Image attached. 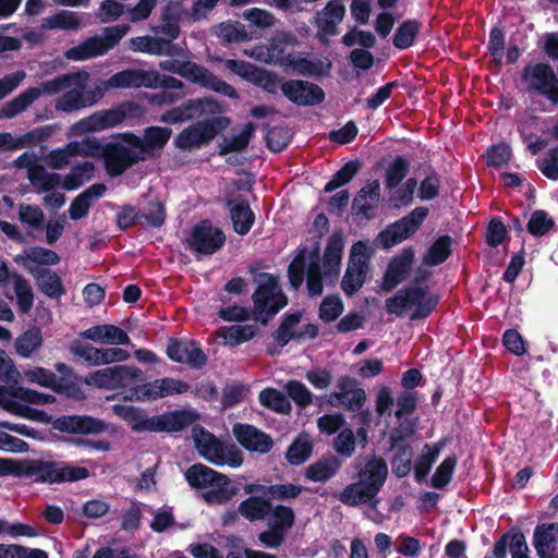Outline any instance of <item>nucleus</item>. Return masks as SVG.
Wrapping results in <instances>:
<instances>
[{
    "label": "nucleus",
    "instance_id": "f257e3e1",
    "mask_svg": "<svg viewBox=\"0 0 558 558\" xmlns=\"http://www.w3.org/2000/svg\"><path fill=\"white\" fill-rule=\"evenodd\" d=\"M33 477L35 482L61 484L86 480L89 470L60 461L27 460L13 462L0 459V476L4 475Z\"/></svg>",
    "mask_w": 558,
    "mask_h": 558
},
{
    "label": "nucleus",
    "instance_id": "f03ea898",
    "mask_svg": "<svg viewBox=\"0 0 558 558\" xmlns=\"http://www.w3.org/2000/svg\"><path fill=\"white\" fill-rule=\"evenodd\" d=\"M429 275L428 270L420 268L412 286L398 290L393 296L386 300L385 308L387 313L400 317L407 308L414 306L415 308L411 314L412 320L429 317L440 300L438 294H428V286H422Z\"/></svg>",
    "mask_w": 558,
    "mask_h": 558
},
{
    "label": "nucleus",
    "instance_id": "7ed1b4c3",
    "mask_svg": "<svg viewBox=\"0 0 558 558\" xmlns=\"http://www.w3.org/2000/svg\"><path fill=\"white\" fill-rule=\"evenodd\" d=\"M257 287L252 295L254 320L266 326L288 305L289 299L279 284L278 276L269 272H258L254 277Z\"/></svg>",
    "mask_w": 558,
    "mask_h": 558
},
{
    "label": "nucleus",
    "instance_id": "20e7f679",
    "mask_svg": "<svg viewBox=\"0 0 558 558\" xmlns=\"http://www.w3.org/2000/svg\"><path fill=\"white\" fill-rule=\"evenodd\" d=\"M185 478L193 488H209L204 494L208 504H227L240 492V483L231 481L227 475L202 463L189 468Z\"/></svg>",
    "mask_w": 558,
    "mask_h": 558
},
{
    "label": "nucleus",
    "instance_id": "39448f33",
    "mask_svg": "<svg viewBox=\"0 0 558 558\" xmlns=\"http://www.w3.org/2000/svg\"><path fill=\"white\" fill-rule=\"evenodd\" d=\"M130 26L120 24L104 28V36H90L80 45L68 49L64 56L69 60L84 61L92 58L106 54L113 49L120 40L128 34Z\"/></svg>",
    "mask_w": 558,
    "mask_h": 558
},
{
    "label": "nucleus",
    "instance_id": "423d86ee",
    "mask_svg": "<svg viewBox=\"0 0 558 558\" xmlns=\"http://www.w3.org/2000/svg\"><path fill=\"white\" fill-rule=\"evenodd\" d=\"M521 81L526 84L530 95L545 97L553 106H558V76L547 62H529L521 71Z\"/></svg>",
    "mask_w": 558,
    "mask_h": 558
},
{
    "label": "nucleus",
    "instance_id": "0eeeda50",
    "mask_svg": "<svg viewBox=\"0 0 558 558\" xmlns=\"http://www.w3.org/2000/svg\"><path fill=\"white\" fill-rule=\"evenodd\" d=\"M231 123V119L218 116L183 129L174 138V145L183 150H192L208 145L220 132Z\"/></svg>",
    "mask_w": 558,
    "mask_h": 558
},
{
    "label": "nucleus",
    "instance_id": "6e6552de",
    "mask_svg": "<svg viewBox=\"0 0 558 558\" xmlns=\"http://www.w3.org/2000/svg\"><path fill=\"white\" fill-rule=\"evenodd\" d=\"M31 414L34 415V420H38L43 423H50L52 428L66 434L73 435H99L106 432L107 424L105 421L90 416V415H61L53 421L45 411L33 409Z\"/></svg>",
    "mask_w": 558,
    "mask_h": 558
},
{
    "label": "nucleus",
    "instance_id": "1a4fd4ad",
    "mask_svg": "<svg viewBox=\"0 0 558 558\" xmlns=\"http://www.w3.org/2000/svg\"><path fill=\"white\" fill-rule=\"evenodd\" d=\"M146 380L144 373L129 365H114L87 374L83 383L101 389H118L130 387L137 381Z\"/></svg>",
    "mask_w": 558,
    "mask_h": 558
},
{
    "label": "nucleus",
    "instance_id": "9d476101",
    "mask_svg": "<svg viewBox=\"0 0 558 558\" xmlns=\"http://www.w3.org/2000/svg\"><path fill=\"white\" fill-rule=\"evenodd\" d=\"M267 529L258 534V541L268 548H278L286 539L287 533L295 523L293 509L284 505H274L267 512Z\"/></svg>",
    "mask_w": 558,
    "mask_h": 558
},
{
    "label": "nucleus",
    "instance_id": "9b49d317",
    "mask_svg": "<svg viewBox=\"0 0 558 558\" xmlns=\"http://www.w3.org/2000/svg\"><path fill=\"white\" fill-rule=\"evenodd\" d=\"M428 213L427 207L418 206L409 215L388 225L378 234V241L381 247L388 250L411 238L421 228Z\"/></svg>",
    "mask_w": 558,
    "mask_h": 558
},
{
    "label": "nucleus",
    "instance_id": "f8f14e48",
    "mask_svg": "<svg viewBox=\"0 0 558 558\" xmlns=\"http://www.w3.org/2000/svg\"><path fill=\"white\" fill-rule=\"evenodd\" d=\"M144 108L135 101H123L119 106L99 110L82 120L85 129L89 132H98L120 125L125 119L141 118Z\"/></svg>",
    "mask_w": 558,
    "mask_h": 558
},
{
    "label": "nucleus",
    "instance_id": "ddd939ff",
    "mask_svg": "<svg viewBox=\"0 0 558 558\" xmlns=\"http://www.w3.org/2000/svg\"><path fill=\"white\" fill-rule=\"evenodd\" d=\"M367 245L355 242L351 250L348 266L341 280V289L348 296L354 295L365 283L368 271Z\"/></svg>",
    "mask_w": 558,
    "mask_h": 558
},
{
    "label": "nucleus",
    "instance_id": "4468645a",
    "mask_svg": "<svg viewBox=\"0 0 558 558\" xmlns=\"http://www.w3.org/2000/svg\"><path fill=\"white\" fill-rule=\"evenodd\" d=\"M186 242L191 251L211 255L225 245L226 234L220 228L214 227L209 219H203L192 228Z\"/></svg>",
    "mask_w": 558,
    "mask_h": 558
},
{
    "label": "nucleus",
    "instance_id": "2eb2a0df",
    "mask_svg": "<svg viewBox=\"0 0 558 558\" xmlns=\"http://www.w3.org/2000/svg\"><path fill=\"white\" fill-rule=\"evenodd\" d=\"M166 354L172 362L186 364L192 369H202L208 362L201 343L186 338H169Z\"/></svg>",
    "mask_w": 558,
    "mask_h": 558
},
{
    "label": "nucleus",
    "instance_id": "dca6fc26",
    "mask_svg": "<svg viewBox=\"0 0 558 558\" xmlns=\"http://www.w3.org/2000/svg\"><path fill=\"white\" fill-rule=\"evenodd\" d=\"M145 158L132 148L117 142L105 144L104 163L111 178L122 175L129 168Z\"/></svg>",
    "mask_w": 558,
    "mask_h": 558
},
{
    "label": "nucleus",
    "instance_id": "f3484780",
    "mask_svg": "<svg viewBox=\"0 0 558 558\" xmlns=\"http://www.w3.org/2000/svg\"><path fill=\"white\" fill-rule=\"evenodd\" d=\"M284 97L296 106H317L325 101L324 89L314 83L301 80H289L280 85Z\"/></svg>",
    "mask_w": 558,
    "mask_h": 558
},
{
    "label": "nucleus",
    "instance_id": "a211bd4d",
    "mask_svg": "<svg viewBox=\"0 0 558 558\" xmlns=\"http://www.w3.org/2000/svg\"><path fill=\"white\" fill-rule=\"evenodd\" d=\"M196 415L186 410H174L146 418L144 432L151 433H174L181 432L191 426Z\"/></svg>",
    "mask_w": 558,
    "mask_h": 558
},
{
    "label": "nucleus",
    "instance_id": "6ab92c4d",
    "mask_svg": "<svg viewBox=\"0 0 558 558\" xmlns=\"http://www.w3.org/2000/svg\"><path fill=\"white\" fill-rule=\"evenodd\" d=\"M344 15L345 7L342 0H329L322 10L317 11L314 24L318 28V39L325 41V38L338 35V25Z\"/></svg>",
    "mask_w": 558,
    "mask_h": 558
},
{
    "label": "nucleus",
    "instance_id": "aec40b11",
    "mask_svg": "<svg viewBox=\"0 0 558 558\" xmlns=\"http://www.w3.org/2000/svg\"><path fill=\"white\" fill-rule=\"evenodd\" d=\"M414 262V250L411 246L403 247L395 255L384 274L381 289L391 292L398 284L407 279Z\"/></svg>",
    "mask_w": 558,
    "mask_h": 558
},
{
    "label": "nucleus",
    "instance_id": "412c9836",
    "mask_svg": "<svg viewBox=\"0 0 558 558\" xmlns=\"http://www.w3.org/2000/svg\"><path fill=\"white\" fill-rule=\"evenodd\" d=\"M232 433L236 441L250 452L268 453L274 447L272 438L254 425L235 423Z\"/></svg>",
    "mask_w": 558,
    "mask_h": 558
},
{
    "label": "nucleus",
    "instance_id": "4be33fe9",
    "mask_svg": "<svg viewBox=\"0 0 558 558\" xmlns=\"http://www.w3.org/2000/svg\"><path fill=\"white\" fill-rule=\"evenodd\" d=\"M388 476V465L384 458L372 457L363 468L357 472L359 482H361L375 496L384 487Z\"/></svg>",
    "mask_w": 558,
    "mask_h": 558
},
{
    "label": "nucleus",
    "instance_id": "5701e85b",
    "mask_svg": "<svg viewBox=\"0 0 558 558\" xmlns=\"http://www.w3.org/2000/svg\"><path fill=\"white\" fill-rule=\"evenodd\" d=\"M226 206L229 209V217L233 230L239 235H246L255 223V214L244 198L227 199Z\"/></svg>",
    "mask_w": 558,
    "mask_h": 558
},
{
    "label": "nucleus",
    "instance_id": "b1692460",
    "mask_svg": "<svg viewBox=\"0 0 558 558\" xmlns=\"http://www.w3.org/2000/svg\"><path fill=\"white\" fill-rule=\"evenodd\" d=\"M343 246L342 232L335 231L327 241L323 256L324 276L326 278L336 279L339 276Z\"/></svg>",
    "mask_w": 558,
    "mask_h": 558
},
{
    "label": "nucleus",
    "instance_id": "393cba45",
    "mask_svg": "<svg viewBox=\"0 0 558 558\" xmlns=\"http://www.w3.org/2000/svg\"><path fill=\"white\" fill-rule=\"evenodd\" d=\"M184 121L194 118H202L204 116L218 117L226 111V104L218 101L211 97H204L197 99H189L180 105Z\"/></svg>",
    "mask_w": 558,
    "mask_h": 558
},
{
    "label": "nucleus",
    "instance_id": "a878e982",
    "mask_svg": "<svg viewBox=\"0 0 558 558\" xmlns=\"http://www.w3.org/2000/svg\"><path fill=\"white\" fill-rule=\"evenodd\" d=\"M80 336L99 344L130 343V337L122 328L109 324L92 326L82 331Z\"/></svg>",
    "mask_w": 558,
    "mask_h": 558
},
{
    "label": "nucleus",
    "instance_id": "bb28decb",
    "mask_svg": "<svg viewBox=\"0 0 558 558\" xmlns=\"http://www.w3.org/2000/svg\"><path fill=\"white\" fill-rule=\"evenodd\" d=\"M286 61L294 73L307 77L329 76L332 63L328 58L311 60L306 57H289Z\"/></svg>",
    "mask_w": 558,
    "mask_h": 558
},
{
    "label": "nucleus",
    "instance_id": "cd10ccee",
    "mask_svg": "<svg viewBox=\"0 0 558 558\" xmlns=\"http://www.w3.org/2000/svg\"><path fill=\"white\" fill-rule=\"evenodd\" d=\"M172 130L169 128L148 126L144 130L143 138L133 133H126L125 136L134 147L148 151V149L163 148L169 142Z\"/></svg>",
    "mask_w": 558,
    "mask_h": 558
},
{
    "label": "nucleus",
    "instance_id": "c85d7f7f",
    "mask_svg": "<svg viewBox=\"0 0 558 558\" xmlns=\"http://www.w3.org/2000/svg\"><path fill=\"white\" fill-rule=\"evenodd\" d=\"M89 80V73L86 71H77L72 73L61 74L52 80L45 81L40 84L37 89L39 90V97L43 94L54 95L65 88L72 86L75 87H87V81Z\"/></svg>",
    "mask_w": 558,
    "mask_h": 558
},
{
    "label": "nucleus",
    "instance_id": "c756f323",
    "mask_svg": "<svg viewBox=\"0 0 558 558\" xmlns=\"http://www.w3.org/2000/svg\"><path fill=\"white\" fill-rule=\"evenodd\" d=\"M341 464V460L335 454H324L305 469V478L315 483H325L337 474Z\"/></svg>",
    "mask_w": 558,
    "mask_h": 558
},
{
    "label": "nucleus",
    "instance_id": "7c9ffc66",
    "mask_svg": "<svg viewBox=\"0 0 558 558\" xmlns=\"http://www.w3.org/2000/svg\"><path fill=\"white\" fill-rule=\"evenodd\" d=\"M28 271L35 278L39 290L48 298L58 300L65 294L61 278L50 268H28Z\"/></svg>",
    "mask_w": 558,
    "mask_h": 558
},
{
    "label": "nucleus",
    "instance_id": "2f4dec72",
    "mask_svg": "<svg viewBox=\"0 0 558 558\" xmlns=\"http://www.w3.org/2000/svg\"><path fill=\"white\" fill-rule=\"evenodd\" d=\"M107 191L104 183H95L78 194L69 207V215L72 220H80L88 215L92 202L101 197Z\"/></svg>",
    "mask_w": 558,
    "mask_h": 558
},
{
    "label": "nucleus",
    "instance_id": "473e14b6",
    "mask_svg": "<svg viewBox=\"0 0 558 558\" xmlns=\"http://www.w3.org/2000/svg\"><path fill=\"white\" fill-rule=\"evenodd\" d=\"M303 313L301 311L287 312L282 315L278 328L272 332V338L278 348H284L291 340H296L298 330L295 327L301 323Z\"/></svg>",
    "mask_w": 558,
    "mask_h": 558
},
{
    "label": "nucleus",
    "instance_id": "72a5a7b5",
    "mask_svg": "<svg viewBox=\"0 0 558 558\" xmlns=\"http://www.w3.org/2000/svg\"><path fill=\"white\" fill-rule=\"evenodd\" d=\"M271 501L264 496H248L239 504V513L248 522L264 521L270 510Z\"/></svg>",
    "mask_w": 558,
    "mask_h": 558
},
{
    "label": "nucleus",
    "instance_id": "f704fd0d",
    "mask_svg": "<svg viewBox=\"0 0 558 558\" xmlns=\"http://www.w3.org/2000/svg\"><path fill=\"white\" fill-rule=\"evenodd\" d=\"M442 447V441H438L433 445H424V451L418 456L414 464H412L414 478L417 483H422L426 480L434 463L437 461Z\"/></svg>",
    "mask_w": 558,
    "mask_h": 558
},
{
    "label": "nucleus",
    "instance_id": "c9c22d12",
    "mask_svg": "<svg viewBox=\"0 0 558 558\" xmlns=\"http://www.w3.org/2000/svg\"><path fill=\"white\" fill-rule=\"evenodd\" d=\"M24 377L28 383L49 388L56 393L74 388L72 385H62L61 383H57V375L52 371L41 366L25 369Z\"/></svg>",
    "mask_w": 558,
    "mask_h": 558
},
{
    "label": "nucleus",
    "instance_id": "e433bc0d",
    "mask_svg": "<svg viewBox=\"0 0 558 558\" xmlns=\"http://www.w3.org/2000/svg\"><path fill=\"white\" fill-rule=\"evenodd\" d=\"M554 531L558 532V523L536 525L533 535V544L539 558H544V555L555 551L557 539Z\"/></svg>",
    "mask_w": 558,
    "mask_h": 558
},
{
    "label": "nucleus",
    "instance_id": "4c0bfd02",
    "mask_svg": "<svg viewBox=\"0 0 558 558\" xmlns=\"http://www.w3.org/2000/svg\"><path fill=\"white\" fill-rule=\"evenodd\" d=\"M452 243L453 239L449 234L440 235L424 254L423 263L428 266L441 265L451 255Z\"/></svg>",
    "mask_w": 558,
    "mask_h": 558
},
{
    "label": "nucleus",
    "instance_id": "58836bf2",
    "mask_svg": "<svg viewBox=\"0 0 558 558\" xmlns=\"http://www.w3.org/2000/svg\"><path fill=\"white\" fill-rule=\"evenodd\" d=\"M393 451L390 464L392 474L398 478L408 476L412 470L413 447L410 444L390 447Z\"/></svg>",
    "mask_w": 558,
    "mask_h": 558
},
{
    "label": "nucleus",
    "instance_id": "ea45409f",
    "mask_svg": "<svg viewBox=\"0 0 558 558\" xmlns=\"http://www.w3.org/2000/svg\"><path fill=\"white\" fill-rule=\"evenodd\" d=\"M39 98L37 87H29L12 100L8 101L0 109V118L11 119L26 110L36 99Z\"/></svg>",
    "mask_w": 558,
    "mask_h": 558
},
{
    "label": "nucleus",
    "instance_id": "a19ab883",
    "mask_svg": "<svg viewBox=\"0 0 558 558\" xmlns=\"http://www.w3.org/2000/svg\"><path fill=\"white\" fill-rule=\"evenodd\" d=\"M422 28V23L417 20H405L398 28L392 38V45L399 50H405L415 43Z\"/></svg>",
    "mask_w": 558,
    "mask_h": 558
},
{
    "label": "nucleus",
    "instance_id": "79ce46f5",
    "mask_svg": "<svg viewBox=\"0 0 558 558\" xmlns=\"http://www.w3.org/2000/svg\"><path fill=\"white\" fill-rule=\"evenodd\" d=\"M215 35L223 45L244 43L250 39L245 26L238 21L231 20L219 23L215 28Z\"/></svg>",
    "mask_w": 558,
    "mask_h": 558
},
{
    "label": "nucleus",
    "instance_id": "37998d69",
    "mask_svg": "<svg viewBox=\"0 0 558 558\" xmlns=\"http://www.w3.org/2000/svg\"><path fill=\"white\" fill-rule=\"evenodd\" d=\"M81 17L76 12L62 10L43 20L41 26L46 29L77 31Z\"/></svg>",
    "mask_w": 558,
    "mask_h": 558
},
{
    "label": "nucleus",
    "instance_id": "c03bdc74",
    "mask_svg": "<svg viewBox=\"0 0 558 558\" xmlns=\"http://www.w3.org/2000/svg\"><path fill=\"white\" fill-rule=\"evenodd\" d=\"M259 403L280 414H289L291 412V404L288 397L281 391L267 387L259 391L258 395Z\"/></svg>",
    "mask_w": 558,
    "mask_h": 558
},
{
    "label": "nucleus",
    "instance_id": "a18cd8bd",
    "mask_svg": "<svg viewBox=\"0 0 558 558\" xmlns=\"http://www.w3.org/2000/svg\"><path fill=\"white\" fill-rule=\"evenodd\" d=\"M375 497L366 486L356 482L347 485L339 494L338 499L345 506L356 507L372 501Z\"/></svg>",
    "mask_w": 558,
    "mask_h": 558
},
{
    "label": "nucleus",
    "instance_id": "49530a36",
    "mask_svg": "<svg viewBox=\"0 0 558 558\" xmlns=\"http://www.w3.org/2000/svg\"><path fill=\"white\" fill-rule=\"evenodd\" d=\"M363 163L359 159L345 162L324 187L325 193H331L335 190L348 184L362 169Z\"/></svg>",
    "mask_w": 558,
    "mask_h": 558
},
{
    "label": "nucleus",
    "instance_id": "de8ad7c7",
    "mask_svg": "<svg viewBox=\"0 0 558 558\" xmlns=\"http://www.w3.org/2000/svg\"><path fill=\"white\" fill-rule=\"evenodd\" d=\"M27 177L38 192H50L61 183L60 174L49 173L40 163L31 168Z\"/></svg>",
    "mask_w": 558,
    "mask_h": 558
},
{
    "label": "nucleus",
    "instance_id": "09e8293b",
    "mask_svg": "<svg viewBox=\"0 0 558 558\" xmlns=\"http://www.w3.org/2000/svg\"><path fill=\"white\" fill-rule=\"evenodd\" d=\"M95 166L92 161H83L75 165L71 172L68 173L63 180V189L68 191L77 190L86 181L94 177Z\"/></svg>",
    "mask_w": 558,
    "mask_h": 558
},
{
    "label": "nucleus",
    "instance_id": "8fccbe9b",
    "mask_svg": "<svg viewBox=\"0 0 558 558\" xmlns=\"http://www.w3.org/2000/svg\"><path fill=\"white\" fill-rule=\"evenodd\" d=\"M41 344V330L38 327H32L16 338L15 350L22 357H29Z\"/></svg>",
    "mask_w": 558,
    "mask_h": 558
},
{
    "label": "nucleus",
    "instance_id": "3c124183",
    "mask_svg": "<svg viewBox=\"0 0 558 558\" xmlns=\"http://www.w3.org/2000/svg\"><path fill=\"white\" fill-rule=\"evenodd\" d=\"M113 413L125 421L133 432H144L147 415L142 409L134 405L116 404Z\"/></svg>",
    "mask_w": 558,
    "mask_h": 558
},
{
    "label": "nucleus",
    "instance_id": "603ef678",
    "mask_svg": "<svg viewBox=\"0 0 558 558\" xmlns=\"http://www.w3.org/2000/svg\"><path fill=\"white\" fill-rule=\"evenodd\" d=\"M344 311V304L338 293L327 294L320 302L318 318L330 324L336 322Z\"/></svg>",
    "mask_w": 558,
    "mask_h": 558
},
{
    "label": "nucleus",
    "instance_id": "864d4df0",
    "mask_svg": "<svg viewBox=\"0 0 558 558\" xmlns=\"http://www.w3.org/2000/svg\"><path fill=\"white\" fill-rule=\"evenodd\" d=\"M410 171V161L403 156H396L386 169L385 184L388 190H393L405 179Z\"/></svg>",
    "mask_w": 558,
    "mask_h": 558
},
{
    "label": "nucleus",
    "instance_id": "5fc2aeb1",
    "mask_svg": "<svg viewBox=\"0 0 558 558\" xmlns=\"http://www.w3.org/2000/svg\"><path fill=\"white\" fill-rule=\"evenodd\" d=\"M458 463L454 454L448 456L437 466L430 478V485L436 489L445 488L451 481Z\"/></svg>",
    "mask_w": 558,
    "mask_h": 558
},
{
    "label": "nucleus",
    "instance_id": "6e6d98bb",
    "mask_svg": "<svg viewBox=\"0 0 558 558\" xmlns=\"http://www.w3.org/2000/svg\"><path fill=\"white\" fill-rule=\"evenodd\" d=\"M14 292L17 298L19 311L23 314L28 313L34 304V294L31 284L19 274H13Z\"/></svg>",
    "mask_w": 558,
    "mask_h": 558
},
{
    "label": "nucleus",
    "instance_id": "4d7b16f0",
    "mask_svg": "<svg viewBox=\"0 0 558 558\" xmlns=\"http://www.w3.org/2000/svg\"><path fill=\"white\" fill-rule=\"evenodd\" d=\"M555 227V221L544 209H537L532 213L527 222V231L535 238H541L548 233Z\"/></svg>",
    "mask_w": 558,
    "mask_h": 558
},
{
    "label": "nucleus",
    "instance_id": "13d9d810",
    "mask_svg": "<svg viewBox=\"0 0 558 558\" xmlns=\"http://www.w3.org/2000/svg\"><path fill=\"white\" fill-rule=\"evenodd\" d=\"M313 444L308 439H294L286 452L287 461L292 465L304 463L312 454Z\"/></svg>",
    "mask_w": 558,
    "mask_h": 558
},
{
    "label": "nucleus",
    "instance_id": "bf43d9fd",
    "mask_svg": "<svg viewBox=\"0 0 558 558\" xmlns=\"http://www.w3.org/2000/svg\"><path fill=\"white\" fill-rule=\"evenodd\" d=\"M256 332L254 325H232L225 327L223 338L228 344L236 347L253 339Z\"/></svg>",
    "mask_w": 558,
    "mask_h": 558
},
{
    "label": "nucleus",
    "instance_id": "052dcab7",
    "mask_svg": "<svg viewBox=\"0 0 558 558\" xmlns=\"http://www.w3.org/2000/svg\"><path fill=\"white\" fill-rule=\"evenodd\" d=\"M0 558H49L40 548H28L19 544H0Z\"/></svg>",
    "mask_w": 558,
    "mask_h": 558
},
{
    "label": "nucleus",
    "instance_id": "680f3d73",
    "mask_svg": "<svg viewBox=\"0 0 558 558\" xmlns=\"http://www.w3.org/2000/svg\"><path fill=\"white\" fill-rule=\"evenodd\" d=\"M69 351L74 356L82 357L90 366L100 365L101 348H95L92 344L75 339L70 343Z\"/></svg>",
    "mask_w": 558,
    "mask_h": 558
},
{
    "label": "nucleus",
    "instance_id": "e2e57ef3",
    "mask_svg": "<svg viewBox=\"0 0 558 558\" xmlns=\"http://www.w3.org/2000/svg\"><path fill=\"white\" fill-rule=\"evenodd\" d=\"M141 383L142 384L131 387V396L126 397L125 399L138 402L156 401L160 399V396L156 395L157 391L160 390V379H155L148 383L144 380Z\"/></svg>",
    "mask_w": 558,
    "mask_h": 558
},
{
    "label": "nucleus",
    "instance_id": "0e129e2a",
    "mask_svg": "<svg viewBox=\"0 0 558 558\" xmlns=\"http://www.w3.org/2000/svg\"><path fill=\"white\" fill-rule=\"evenodd\" d=\"M86 87L72 86L71 89L65 92L56 104V109L62 112H72L84 108L83 90Z\"/></svg>",
    "mask_w": 558,
    "mask_h": 558
},
{
    "label": "nucleus",
    "instance_id": "69168bd1",
    "mask_svg": "<svg viewBox=\"0 0 558 558\" xmlns=\"http://www.w3.org/2000/svg\"><path fill=\"white\" fill-rule=\"evenodd\" d=\"M511 147L505 142L492 145L485 153L486 165L493 168H501L511 159Z\"/></svg>",
    "mask_w": 558,
    "mask_h": 558
},
{
    "label": "nucleus",
    "instance_id": "338daca9",
    "mask_svg": "<svg viewBox=\"0 0 558 558\" xmlns=\"http://www.w3.org/2000/svg\"><path fill=\"white\" fill-rule=\"evenodd\" d=\"M286 392L287 397L291 398L302 409L307 408L313 402L312 392L299 380H289L286 384Z\"/></svg>",
    "mask_w": 558,
    "mask_h": 558
},
{
    "label": "nucleus",
    "instance_id": "774afa93",
    "mask_svg": "<svg viewBox=\"0 0 558 558\" xmlns=\"http://www.w3.org/2000/svg\"><path fill=\"white\" fill-rule=\"evenodd\" d=\"M416 430V421L411 418H401L396 427L392 428L389 442L390 447L405 444L404 441L411 438Z\"/></svg>",
    "mask_w": 558,
    "mask_h": 558
}]
</instances>
